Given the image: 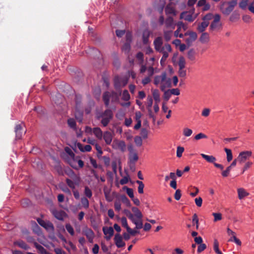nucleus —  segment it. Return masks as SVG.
<instances>
[{"instance_id":"obj_14","label":"nucleus","mask_w":254,"mask_h":254,"mask_svg":"<svg viewBox=\"0 0 254 254\" xmlns=\"http://www.w3.org/2000/svg\"><path fill=\"white\" fill-rule=\"evenodd\" d=\"M189 34L190 37L189 38L186 39V42L187 44L190 45L194 42L197 38V34L195 32H190L189 34L185 33V35Z\"/></svg>"},{"instance_id":"obj_30","label":"nucleus","mask_w":254,"mask_h":254,"mask_svg":"<svg viewBox=\"0 0 254 254\" xmlns=\"http://www.w3.org/2000/svg\"><path fill=\"white\" fill-rule=\"evenodd\" d=\"M153 97L155 100V103H159L160 101V94L158 90L154 89L152 90Z\"/></svg>"},{"instance_id":"obj_54","label":"nucleus","mask_w":254,"mask_h":254,"mask_svg":"<svg viewBox=\"0 0 254 254\" xmlns=\"http://www.w3.org/2000/svg\"><path fill=\"white\" fill-rule=\"evenodd\" d=\"M136 58L139 61V64H142L143 63V62H144V59H143V57H144V56H143V54L142 53V52H138L137 54H136Z\"/></svg>"},{"instance_id":"obj_60","label":"nucleus","mask_w":254,"mask_h":254,"mask_svg":"<svg viewBox=\"0 0 254 254\" xmlns=\"http://www.w3.org/2000/svg\"><path fill=\"white\" fill-rule=\"evenodd\" d=\"M121 221L122 226L126 228L127 230L128 227H129L128 226L127 218L125 217H123L121 219Z\"/></svg>"},{"instance_id":"obj_34","label":"nucleus","mask_w":254,"mask_h":254,"mask_svg":"<svg viewBox=\"0 0 254 254\" xmlns=\"http://www.w3.org/2000/svg\"><path fill=\"white\" fill-rule=\"evenodd\" d=\"M221 27V25L219 22H212L210 29L212 30H216L219 29Z\"/></svg>"},{"instance_id":"obj_15","label":"nucleus","mask_w":254,"mask_h":254,"mask_svg":"<svg viewBox=\"0 0 254 254\" xmlns=\"http://www.w3.org/2000/svg\"><path fill=\"white\" fill-rule=\"evenodd\" d=\"M14 131L16 134V138L17 139H20L23 134L22 124L16 125L15 127Z\"/></svg>"},{"instance_id":"obj_39","label":"nucleus","mask_w":254,"mask_h":254,"mask_svg":"<svg viewBox=\"0 0 254 254\" xmlns=\"http://www.w3.org/2000/svg\"><path fill=\"white\" fill-rule=\"evenodd\" d=\"M121 200L127 206L129 207L130 206V202L125 195L124 194L121 196Z\"/></svg>"},{"instance_id":"obj_44","label":"nucleus","mask_w":254,"mask_h":254,"mask_svg":"<svg viewBox=\"0 0 254 254\" xmlns=\"http://www.w3.org/2000/svg\"><path fill=\"white\" fill-rule=\"evenodd\" d=\"M123 189L124 190H126L127 193L131 198L134 197L133 190L132 189L128 188L127 186H124L123 188Z\"/></svg>"},{"instance_id":"obj_49","label":"nucleus","mask_w":254,"mask_h":254,"mask_svg":"<svg viewBox=\"0 0 254 254\" xmlns=\"http://www.w3.org/2000/svg\"><path fill=\"white\" fill-rule=\"evenodd\" d=\"M172 31H164V36L165 40L166 41H169L170 40L172 36Z\"/></svg>"},{"instance_id":"obj_63","label":"nucleus","mask_w":254,"mask_h":254,"mask_svg":"<svg viewBox=\"0 0 254 254\" xmlns=\"http://www.w3.org/2000/svg\"><path fill=\"white\" fill-rule=\"evenodd\" d=\"M239 19V15L237 13H233L230 17V20L232 22L236 21Z\"/></svg>"},{"instance_id":"obj_42","label":"nucleus","mask_w":254,"mask_h":254,"mask_svg":"<svg viewBox=\"0 0 254 254\" xmlns=\"http://www.w3.org/2000/svg\"><path fill=\"white\" fill-rule=\"evenodd\" d=\"M136 183L138 185V192L140 194H142L143 193V189L144 187V185L142 182L140 181H136Z\"/></svg>"},{"instance_id":"obj_22","label":"nucleus","mask_w":254,"mask_h":254,"mask_svg":"<svg viewBox=\"0 0 254 254\" xmlns=\"http://www.w3.org/2000/svg\"><path fill=\"white\" fill-rule=\"evenodd\" d=\"M111 96V94L108 91L104 92L103 95V100L106 107H108V106L109 105Z\"/></svg>"},{"instance_id":"obj_33","label":"nucleus","mask_w":254,"mask_h":254,"mask_svg":"<svg viewBox=\"0 0 254 254\" xmlns=\"http://www.w3.org/2000/svg\"><path fill=\"white\" fill-rule=\"evenodd\" d=\"M200 41L202 43H207L209 40V36L207 33H202L199 38Z\"/></svg>"},{"instance_id":"obj_28","label":"nucleus","mask_w":254,"mask_h":254,"mask_svg":"<svg viewBox=\"0 0 254 254\" xmlns=\"http://www.w3.org/2000/svg\"><path fill=\"white\" fill-rule=\"evenodd\" d=\"M208 21H203L200 24L198 25L197 27L198 31L200 32H203L204 31H205V29L208 26Z\"/></svg>"},{"instance_id":"obj_64","label":"nucleus","mask_w":254,"mask_h":254,"mask_svg":"<svg viewBox=\"0 0 254 254\" xmlns=\"http://www.w3.org/2000/svg\"><path fill=\"white\" fill-rule=\"evenodd\" d=\"M140 134L143 138L145 139L147 138L148 130L146 128H142L141 130Z\"/></svg>"},{"instance_id":"obj_7","label":"nucleus","mask_w":254,"mask_h":254,"mask_svg":"<svg viewBox=\"0 0 254 254\" xmlns=\"http://www.w3.org/2000/svg\"><path fill=\"white\" fill-rule=\"evenodd\" d=\"M252 155V152L251 151H245L241 152L239 153L237 160H238V162L240 163H243L245 162L249 158H250Z\"/></svg>"},{"instance_id":"obj_48","label":"nucleus","mask_w":254,"mask_h":254,"mask_svg":"<svg viewBox=\"0 0 254 254\" xmlns=\"http://www.w3.org/2000/svg\"><path fill=\"white\" fill-rule=\"evenodd\" d=\"M122 99L127 101L130 99V95L127 90H124L123 92Z\"/></svg>"},{"instance_id":"obj_56","label":"nucleus","mask_w":254,"mask_h":254,"mask_svg":"<svg viewBox=\"0 0 254 254\" xmlns=\"http://www.w3.org/2000/svg\"><path fill=\"white\" fill-rule=\"evenodd\" d=\"M125 213H126V215L127 216V217L131 220L132 223L135 220V218H134L133 215L128 210H125Z\"/></svg>"},{"instance_id":"obj_23","label":"nucleus","mask_w":254,"mask_h":254,"mask_svg":"<svg viewBox=\"0 0 254 254\" xmlns=\"http://www.w3.org/2000/svg\"><path fill=\"white\" fill-rule=\"evenodd\" d=\"M14 245H16L25 250L29 249L30 247L22 240H18L14 242Z\"/></svg>"},{"instance_id":"obj_35","label":"nucleus","mask_w":254,"mask_h":254,"mask_svg":"<svg viewBox=\"0 0 254 254\" xmlns=\"http://www.w3.org/2000/svg\"><path fill=\"white\" fill-rule=\"evenodd\" d=\"M67 124L70 128H71L74 130L76 129V124L75 121L74 120V119H73V118L68 119L67 120Z\"/></svg>"},{"instance_id":"obj_53","label":"nucleus","mask_w":254,"mask_h":254,"mask_svg":"<svg viewBox=\"0 0 254 254\" xmlns=\"http://www.w3.org/2000/svg\"><path fill=\"white\" fill-rule=\"evenodd\" d=\"M134 142L137 146H141L142 144V139L141 137L136 136L134 137Z\"/></svg>"},{"instance_id":"obj_31","label":"nucleus","mask_w":254,"mask_h":254,"mask_svg":"<svg viewBox=\"0 0 254 254\" xmlns=\"http://www.w3.org/2000/svg\"><path fill=\"white\" fill-rule=\"evenodd\" d=\"M34 245L35 247L38 250L39 253H40L41 254H46V253H47L48 252L46 251V250L36 242H34Z\"/></svg>"},{"instance_id":"obj_17","label":"nucleus","mask_w":254,"mask_h":254,"mask_svg":"<svg viewBox=\"0 0 254 254\" xmlns=\"http://www.w3.org/2000/svg\"><path fill=\"white\" fill-rule=\"evenodd\" d=\"M165 11L166 15H167L171 14L175 16L177 14V12L174 6H173L171 4H169L166 6Z\"/></svg>"},{"instance_id":"obj_46","label":"nucleus","mask_w":254,"mask_h":254,"mask_svg":"<svg viewBox=\"0 0 254 254\" xmlns=\"http://www.w3.org/2000/svg\"><path fill=\"white\" fill-rule=\"evenodd\" d=\"M84 192L85 196L89 198H90L92 196V192L90 189L87 186L85 187Z\"/></svg>"},{"instance_id":"obj_59","label":"nucleus","mask_w":254,"mask_h":254,"mask_svg":"<svg viewBox=\"0 0 254 254\" xmlns=\"http://www.w3.org/2000/svg\"><path fill=\"white\" fill-rule=\"evenodd\" d=\"M192 131L191 129L188 128H185L183 130V134L185 136L189 137L191 135Z\"/></svg>"},{"instance_id":"obj_5","label":"nucleus","mask_w":254,"mask_h":254,"mask_svg":"<svg viewBox=\"0 0 254 254\" xmlns=\"http://www.w3.org/2000/svg\"><path fill=\"white\" fill-rule=\"evenodd\" d=\"M200 155L208 162L213 163L215 167L219 168L221 170L223 169L224 167L221 164L215 163L216 159L214 156L212 155H207L203 153H201Z\"/></svg>"},{"instance_id":"obj_11","label":"nucleus","mask_w":254,"mask_h":254,"mask_svg":"<svg viewBox=\"0 0 254 254\" xmlns=\"http://www.w3.org/2000/svg\"><path fill=\"white\" fill-rule=\"evenodd\" d=\"M114 241L118 248H122L126 245L125 243L123 241L122 236L119 233H117L115 235Z\"/></svg>"},{"instance_id":"obj_37","label":"nucleus","mask_w":254,"mask_h":254,"mask_svg":"<svg viewBox=\"0 0 254 254\" xmlns=\"http://www.w3.org/2000/svg\"><path fill=\"white\" fill-rule=\"evenodd\" d=\"M195 52L194 49H191L188 53V58L190 61H194L195 59Z\"/></svg>"},{"instance_id":"obj_12","label":"nucleus","mask_w":254,"mask_h":254,"mask_svg":"<svg viewBox=\"0 0 254 254\" xmlns=\"http://www.w3.org/2000/svg\"><path fill=\"white\" fill-rule=\"evenodd\" d=\"M165 24L167 28L171 29L172 30L175 28L176 25L173 18L171 16H168L165 21Z\"/></svg>"},{"instance_id":"obj_58","label":"nucleus","mask_w":254,"mask_h":254,"mask_svg":"<svg viewBox=\"0 0 254 254\" xmlns=\"http://www.w3.org/2000/svg\"><path fill=\"white\" fill-rule=\"evenodd\" d=\"M164 91V93L163 98H164V99L166 102H167L169 100V99L171 96V93L170 90H168L167 91Z\"/></svg>"},{"instance_id":"obj_51","label":"nucleus","mask_w":254,"mask_h":254,"mask_svg":"<svg viewBox=\"0 0 254 254\" xmlns=\"http://www.w3.org/2000/svg\"><path fill=\"white\" fill-rule=\"evenodd\" d=\"M192 224L193 225H196V229H198V218L197 217V215L196 213H194L192 216Z\"/></svg>"},{"instance_id":"obj_18","label":"nucleus","mask_w":254,"mask_h":254,"mask_svg":"<svg viewBox=\"0 0 254 254\" xmlns=\"http://www.w3.org/2000/svg\"><path fill=\"white\" fill-rule=\"evenodd\" d=\"M102 138H104L106 143L107 145H109L112 142L113 136L110 132L106 131L104 132Z\"/></svg>"},{"instance_id":"obj_3","label":"nucleus","mask_w":254,"mask_h":254,"mask_svg":"<svg viewBox=\"0 0 254 254\" xmlns=\"http://www.w3.org/2000/svg\"><path fill=\"white\" fill-rule=\"evenodd\" d=\"M128 82V79L127 77H120L116 76L114 78V87L116 90L121 92L122 87L127 85ZM121 92H120L121 94Z\"/></svg>"},{"instance_id":"obj_9","label":"nucleus","mask_w":254,"mask_h":254,"mask_svg":"<svg viewBox=\"0 0 254 254\" xmlns=\"http://www.w3.org/2000/svg\"><path fill=\"white\" fill-rule=\"evenodd\" d=\"M129 152L128 155V162L136 163L138 160V156L136 152L134 151L132 147L130 146L128 148Z\"/></svg>"},{"instance_id":"obj_61","label":"nucleus","mask_w":254,"mask_h":254,"mask_svg":"<svg viewBox=\"0 0 254 254\" xmlns=\"http://www.w3.org/2000/svg\"><path fill=\"white\" fill-rule=\"evenodd\" d=\"M184 151V148L181 146H178L177 149V156L179 158L182 156V154Z\"/></svg>"},{"instance_id":"obj_57","label":"nucleus","mask_w":254,"mask_h":254,"mask_svg":"<svg viewBox=\"0 0 254 254\" xmlns=\"http://www.w3.org/2000/svg\"><path fill=\"white\" fill-rule=\"evenodd\" d=\"M248 5V0H243L239 3V7L242 9H245Z\"/></svg>"},{"instance_id":"obj_41","label":"nucleus","mask_w":254,"mask_h":254,"mask_svg":"<svg viewBox=\"0 0 254 254\" xmlns=\"http://www.w3.org/2000/svg\"><path fill=\"white\" fill-rule=\"evenodd\" d=\"M104 193L107 201L111 202L113 199V197L111 195L110 191L104 189Z\"/></svg>"},{"instance_id":"obj_1","label":"nucleus","mask_w":254,"mask_h":254,"mask_svg":"<svg viewBox=\"0 0 254 254\" xmlns=\"http://www.w3.org/2000/svg\"><path fill=\"white\" fill-rule=\"evenodd\" d=\"M65 174L67 175L69 178L65 179V182L67 185L72 190H74L76 186H79L81 179L78 175L76 174L73 170L70 169L65 171Z\"/></svg>"},{"instance_id":"obj_16","label":"nucleus","mask_w":254,"mask_h":254,"mask_svg":"<svg viewBox=\"0 0 254 254\" xmlns=\"http://www.w3.org/2000/svg\"><path fill=\"white\" fill-rule=\"evenodd\" d=\"M166 78V72L162 73L161 75H157L154 77V83L156 85H158L160 82L165 81Z\"/></svg>"},{"instance_id":"obj_29","label":"nucleus","mask_w":254,"mask_h":254,"mask_svg":"<svg viewBox=\"0 0 254 254\" xmlns=\"http://www.w3.org/2000/svg\"><path fill=\"white\" fill-rule=\"evenodd\" d=\"M76 159H77V157L74 156L73 158H71L68 160V163L70 165V166L73 169L75 170H78V167L77 165V161L76 160Z\"/></svg>"},{"instance_id":"obj_36","label":"nucleus","mask_w":254,"mask_h":254,"mask_svg":"<svg viewBox=\"0 0 254 254\" xmlns=\"http://www.w3.org/2000/svg\"><path fill=\"white\" fill-rule=\"evenodd\" d=\"M179 68H185L186 66L185 59L183 57H180L178 61Z\"/></svg>"},{"instance_id":"obj_47","label":"nucleus","mask_w":254,"mask_h":254,"mask_svg":"<svg viewBox=\"0 0 254 254\" xmlns=\"http://www.w3.org/2000/svg\"><path fill=\"white\" fill-rule=\"evenodd\" d=\"M130 49V44L128 43V42H126L122 47V50L125 53H128Z\"/></svg>"},{"instance_id":"obj_21","label":"nucleus","mask_w":254,"mask_h":254,"mask_svg":"<svg viewBox=\"0 0 254 254\" xmlns=\"http://www.w3.org/2000/svg\"><path fill=\"white\" fill-rule=\"evenodd\" d=\"M150 33V32L148 29H145L143 31L142 42L144 44H148Z\"/></svg>"},{"instance_id":"obj_4","label":"nucleus","mask_w":254,"mask_h":254,"mask_svg":"<svg viewBox=\"0 0 254 254\" xmlns=\"http://www.w3.org/2000/svg\"><path fill=\"white\" fill-rule=\"evenodd\" d=\"M38 223L42 227H44L48 232L52 233H54L55 228L54 225L50 221H45L41 218H38L37 219Z\"/></svg>"},{"instance_id":"obj_45","label":"nucleus","mask_w":254,"mask_h":254,"mask_svg":"<svg viewBox=\"0 0 254 254\" xmlns=\"http://www.w3.org/2000/svg\"><path fill=\"white\" fill-rule=\"evenodd\" d=\"M135 225V229H140L142 228L143 223L141 219H135V220L133 222Z\"/></svg>"},{"instance_id":"obj_50","label":"nucleus","mask_w":254,"mask_h":254,"mask_svg":"<svg viewBox=\"0 0 254 254\" xmlns=\"http://www.w3.org/2000/svg\"><path fill=\"white\" fill-rule=\"evenodd\" d=\"M65 229L67 230V231L71 235L73 236L74 234V231L73 230V227L71 226V225L68 223L66 224L65 226Z\"/></svg>"},{"instance_id":"obj_2","label":"nucleus","mask_w":254,"mask_h":254,"mask_svg":"<svg viewBox=\"0 0 254 254\" xmlns=\"http://www.w3.org/2000/svg\"><path fill=\"white\" fill-rule=\"evenodd\" d=\"M113 118V113L110 109H107L103 113H101L98 117L99 119L101 118V123L103 127L108 126L111 120Z\"/></svg>"},{"instance_id":"obj_10","label":"nucleus","mask_w":254,"mask_h":254,"mask_svg":"<svg viewBox=\"0 0 254 254\" xmlns=\"http://www.w3.org/2000/svg\"><path fill=\"white\" fill-rule=\"evenodd\" d=\"M112 147L115 149H119L121 150V151L124 152L126 150V145L125 141L115 140L113 142Z\"/></svg>"},{"instance_id":"obj_6","label":"nucleus","mask_w":254,"mask_h":254,"mask_svg":"<svg viewBox=\"0 0 254 254\" xmlns=\"http://www.w3.org/2000/svg\"><path fill=\"white\" fill-rule=\"evenodd\" d=\"M237 4V2L236 0H232L228 2V6L225 9H223L222 7H221V10L224 14L228 15L233 10Z\"/></svg>"},{"instance_id":"obj_62","label":"nucleus","mask_w":254,"mask_h":254,"mask_svg":"<svg viewBox=\"0 0 254 254\" xmlns=\"http://www.w3.org/2000/svg\"><path fill=\"white\" fill-rule=\"evenodd\" d=\"M231 169L232 168L230 166L227 167L226 169L222 172V176L224 177H227L229 175Z\"/></svg>"},{"instance_id":"obj_20","label":"nucleus","mask_w":254,"mask_h":254,"mask_svg":"<svg viewBox=\"0 0 254 254\" xmlns=\"http://www.w3.org/2000/svg\"><path fill=\"white\" fill-rule=\"evenodd\" d=\"M84 234L90 243H92L94 237L93 231L91 229H87L84 231Z\"/></svg>"},{"instance_id":"obj_32","label":"nucleus","mask_w":254,"mask_h":254,"mask_svg":"<svg viewBox=\"0 0 254 254\" xmlns=\"http://www.w3.org/2000/svg\"><path fill=\"white\" fill-rule=\"evenodd\" d=\"M132 212L134 213L135 216L138 219H141L143 216L141 211L136 207H132L131 208Z\"/></svg>"},{"instance_id":"obj_13","label":"nucleus","mask_w":254,"mask_h":254,"mask_svg":"<svg viewBox=\"0 0 254 254\" xmlns=\"http://www.w3.org/2000/svg\"><path fill=\"white\" fill-rule=\"evenodd\" d=\"M54 216L58 220L63 221L66 216V213L63 210H55L53 212Z\"/></svg>"},{"instance_id":"obj_19","label":"nucleus","mask_w":254,"mask_h":254,"mask_svg":"<svg viewBox=\"0 0 254 254\" xmlns=\"http://www.w3.org/2000/svg\"><path fill=\"white\" fill-rule=\"evenodd\" d=\"M180 18L184 19L185 20L189 22H192L194 20V18L192 17V15L188 13L187 12H182L180 15Z\"/></svg>"},{"instance_id":"obj_52","label":"nucleus","mask_w":254,"mask_h":254,"mask_svg":"<svg viewBox=\"0 0 254 254\" xmlns=\"http://www.w3.org/2000/svg\"><path fill=\"white\" fill-rule=\"evenodd\" d=\"M160 53H162L163 54V56L161 59L160 63L162 64L163 63L165 62L168 57V53L167 51L163 50L162 52H159Z\"/></svg>"},{"instance_id":"obj_55","label":"nucleus","mask_w":254,"mask_h":254,"mask_svg":"<svg viewBox=\"0 0 254 254\" xmlns=\"http://www.w3.org/2000/svg\"><path fill=\"white\" fill-rule=\"evenodd\" d=\"M178 75L180 77L185 78L187 75V71L185 68H179Z\"/></svg>"},{"instance_id":"obj_24","label":"nucleus","mask_w":254,"mask_h":254,"mask_svg":"<svg viewBox=\"0 0 254 254\" xmlns=\"http://www.w3.org/2000/svg\"><path fill=\"white\" fill-rule=\"evenodd\" d=\"M93 132L98 139H101L102 138L103 134L100 128L98 127L93 128Z\"/></svg>"},{"instance_id":"obj_38","label":"nucleus","mask_w":254,"mask_h":254,"mask_svg":"<svg viewBox=\"0 0 254 254\" xmlns=\"http://www.w3.org/2000/svg\"><path fill=\"white\" fill-rule=\"evenodd\" d=\"M224 150L227 155V160L228 162H230L233 159V155L232 151L231 149L225 148Z\"/></svg>"},{"instance_id":"obj_27","label":"nucleus","mask_w":254,"mask_h":254,"mask_svg":"<svg viewBox=\"0 0 254 254\" xmlns=\"http://www.w3.org/2000/svg\"><path fill=\"white\" fill-rule=\"evenodd\" d=\"M238 197L240 199L244 198L245 197L249 195V193L247 192L243 188L238 189Z\"/></svg>"},{"instance_id":"obj_43","label":"nucleus","mask_w":254,"mask_h":254,"mask_svg":"<svg viewBox=\"0 0 254 254\" xmlns=\"http://www.w3.org/2000/svg\"><path fill=\"white\" fill-rule=\"evenodd\" d=\"M213 249L215 252L217 254H223L219 249V243L217 240L214 241Z\"/></svg>"},{"instance_id":"obj_26","label":"nucleus","mask_w":254,"mask_h":254,"mask_svg":"<svg viewBox=\"0 0 254 254\" xmlns=\"http://www.w3.org/2000/svg\"><path fill=\"white\" fill-rule=\"evenodd\" d=\"M103 232L105 236L110 235V236H113L114 233L113 228L112 227H104L103 228Z\"/></svg>"},{"instance_id":"obj_40","label":"nucleus","mask_w":254,"mask_h":254,"mask_svg":"<svg viewBox=\"0 0 254 254\" xmlns=\"http://www.w3.org/2000/svg\"><path fill=\"white\" fill-rule=\"evenodd\" d=\"M81 202L82 206L85 208L87 209L89 206V201L87 198L85 197H83L81 198Z\"/></svg>"},{"instance_id":"obj_25","label":"nucleus","mask_w":254,"mask_h":254,"mask_svg":"<svg viewBox=\"0 0 254 254\" xmlns=\"http://www.w3.org/2000/svg\"><path fill=\"white\" fill-rule=\"evenodd\" d=\"M163 82L160 86L161 91H164L167 87H171V79L170 78H166V80Z\"/></svg>"},{"instance_id":"obj_8","label":"nucleus","mask_w":254,"mask_h":254,"mask_svg":"<svg viewBox=\"0 0 254 254\" xmlns=\"http://www.w3.org/2000/svg\"><path fill=\"white\" fill-rule=\"evenodd\" d=\"M155 49L157 52H162L165 50V47H162L163 41L161 37H157L153 42Z\"/></svg>"}]
</instances>
